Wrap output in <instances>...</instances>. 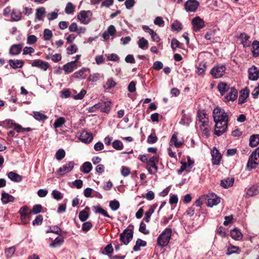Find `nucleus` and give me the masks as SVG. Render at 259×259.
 Returning <instances> with one entry per match:
<instances>
[{"label": "nucleus", "instance_id": "nucleus-1", "mask_svg": "<svg viewBox=\"0 0 259 259\" xmlns=\"http://www.w3.org/2000/svg\"><path fill=\"white\" fill-rule=\"evenodd\" d=\"M213 119L215 123L214 134L218 136H220L227 130L229 121L228 116L225 111L224 114L215 116Z\"/></svg>", "mask_w": 259, "mask_h": 259}, {"label": "nucleus", "instance_id": "nucleus-2", "mask_svg": "<svg viewBox=\"0 0 259 259\" xmlns=\"http://www.w3.org/2000/svg\"><path fill=\"white\" fill-rule=\"evenodd\" d=\"M171 236V230L170 228H166L158 237L157 245L161 248L166 246L170 239Z\"/></svg>", "mask_w": 259, "mask_h": 259}, {"label": "nucleus", "instance_id": "nucleus-3", "mask_svg": "<svg viewBox=\"0 0 259 259\" xmlns=\"http://www.w3.org/2000/svg\"><path fill=\"white\" fill-rule=\"evenodd\" d=\"M134 226L130 225L120 234V241L124 244L127 245L133 238Z\"/></svg>", "mask_w": 259, "mask_h": 259}, {"label": "nucleus", "instance_id": "nucleus-4", "mask_svg": "<svg viewBox=\"0 0 259 259\" xmlns=\"http://www.w3.org/2000/svg\"><path fill=\"white\" fill-rule=\"evenodd\" d=\"M226 69L225 65L216 66L211 69L210 73L215 78H220L224 75Z\"/></svg>", "mask_w": 259, "mask_h": 259}, {"label": "nucleus", "instance_id": "nucleus-5", "mask_svg": "<svg viewBox=\"0 0 259 259\" xmlns=\"http://www.w3.org/2000/svg\"><path fill=\"white\" fill-rule=\"evenodd\" d=\"M31 66L37 67L44 71H47V70L50 67V64L44 61H42L40 59L34 60L31 64Z\"/></svg>", "mask_w": 259, "mask_h": 259}, {"label": "nucleus", "instance_id": "nucleus-6", "mask_svg": "<svg viewBox=\"0 0 259 259\" xmlns=\"http://www.w3.org/2000/svg\"><path fill=\"white\" fill-rule=\"evenodd\" d=\"M192 23L193 30L197 32L204 27V21L199 17H196L192 19Z\"/></svg>", "mask_w": 259, "mask_h": 259}, {"label": "nucleus", "instance_id": "nucleus-7", "mask_svg": "<svg viewBox=\"0 0 259 259\" xmlns=\"http://www.w3.org/2000/svg\"><path fill=\"white\" fill-rule=\"evenodd\" d=\"M199 6L196 0H188L185 4V8L187 11L195 12Z\"/></svg>", "mask_w": 259, "mask_h": 259}, {"label": "nucleus", "instance_id": "nucleus-8", "mask_svg": "<svg viewBox=\"0 0 259 259\" xmlns=\"http://www.w3.org/2000/svg\"><path fill=\"white\" fill-rule=\"evenodd\" d=\"M211 156L212 164L219 165L220 163L222 156L221 153L215 147H213L211 150Z\"/></svg>", "mask_w": 259, "mask_h": 259}, {"label": "nucleus", "instance_id": "nucleus-9", "mask_svg": "<svg viewBox=\"0 0 259 259\" xmlns=\"http://www.w3.org/2000/svg\"><path fill=\"white\" fill-rule=\"evenodd\" d=\"M74 166V162L73 161H70L68 163H66L63 166L60 167L57 170V173L60 175H64L69 172L72 170Z\"/></svg>", "mask_w": 259, "mask_h": 259}, {"label": "nucleus", "instance_id": "nucleus-10", "mask_svg": "<svg viewBox=\"0 0 259 259\" xmlns=\"http://www.w3.org/2000/svg\"><path fill=\"white\" fill-rule=\"evenodd\" d=\"M248 78L251 80H256L259 78V70L255 66H252L248 69Z\"/></svg>", "mask_w": 259, "mask_h": 259}, {"label": "nucleus", "instance_id": "nucleus-11", "mask_svg": "<svg viewBox=\"0 0 259 259\" xmlns=\"http://www.w3.org/2000/svg\"><path fill=\"white\" fill-rule=\"evenodd\" d=\"M99 109L101 112L108 113L111 109L112 103L110 101L98 103Z\"/></svg>", "mask_w": 259, "mask_h": 259}, {"label": "nucleus", "instance_id": "nucleus-12", "mask_svg": "<svg viewBox=\"0 0 259 259\" xmlns=\"http://www.w3.org/2000/svg\"><path fill=\"white\" fill-rule=\"evenodd\" d=\"M227 92L228 94L225 97L227 101H233L236 99L238 95V91L235 88H231L230 90Z\"/></svg>", "mask_w": 259, "mask_h": 259}, {"label": "nucleus", "instance_id": "nucleus-13", "mask_svg": "<svg viewBox=\"0 0 259 259\" xmlns=\"http://www.w3.org/2000/svg\"><path fill=\"white\" fill-rule=\"evenodd\" d=\"M23 47V44L13 45L9 50V54L13 56H16L19 55L20 54Z\"/></svg>", "mask_w": 259, "mask_h": 259}, {"label": "nucleus", "instance_id": "nucleus-14", "mask_svg": "<svg viewBox=\"0 0 259 259\" xmlns=\"http://www.w3.org/2000/svg\"><path fill=\"white\" fill-rule=\"evenodd\" d=\"M90 11H81L79 14L77 16V18L83 24H87L90 21V19L88 18V14H91Z\"/></svg>", "mask_w": 259, "mask_h": 259}, {"label": "nucleus", "instance_id": "nucleus-15", "mask_svg": "<svg viewBox=\"0 0 259 259\" xmlns=\"http://www.w3.org/2000/svg\"><path fill=\"white\" fill-rule=\"evenodd\" d=\"M93 137L91 133L85 131H82L80 135V140L85 143H89L93 140Z\"/></svg>", "mask_w": 259, "mask_h": 259}, {"label": "nucleus", "instance_id": "nucleus-16", "mask_svg": "<svg viewBox=\"0 0 259 259\" xmlns=\"http://www.w3.org/2000/svg\"><path fill=\"white\" fill-rule=\"evenodd\" d=\"M255 152H253L250 155L248 162L247 163V169L248 170H250L252 169H254L256 167L257 165L259 163V161L257 162L253 159V156L255 155Z\"/></svg>", "mask_w": 259, "mask_h": 259}, {"label": "nucleus", "instance_id": "nucleus-17", "mask_svg": "<svg viewBox=\"0 0 259 259\" xmlns=\"http://www.w3.org/2000/svg\"><path fill=\"white\" fill-rule=\"evenodd\" d=\"M249 94V90L247 88L240 91V95L238 99V104H242L246 101Z\"/></svg>", "mask_w": 259, "mask_h": 259}, {"label": "nucleus", "instance_id": "nucleus-18", "mask_svg": "<svg viewBox=\"0 0 259 259\" xmlns=\"http://www.w3.org/2000/svg\"><path fill=\"white\" fill-rule=\"evenodd\" d=\"M9 64L11 68L14 69L21 68L24 64V62L22 60H9Z\"/></svg>", "mask_w": 259, "mask_h": 259}, {"label": "nucleus", "instance_id": "nucleus-19", "mask_svg": "<svg viewBox=\"0 0 259 259\" xmlns=\"http://www.w3.org/2000/svg\"><path fill=\"white\" fill-rule=\"evenodd\" d=\"M29 208L27 206H23L20 208L19 212L22 221L26 220L27 218L30 217L31 211V210L29 211Z\"/></svg>", "mask_w": 259, "mask_h": 259}, {"label": "nucleus", "instance_id": "nucleus-20", "mask_svg": "<svg viewBox=\"0 0 259 259\" xmlns=\"http://www.w3.org/2000/svg\"><path fill=\"white\" fill-rule=\"evenodd\" d=\"M156 164L157 163L153 162L152 161H148L147 163L146 168L150 174L154 175L156 174L158 170V167Z\"/></svg>", "mask_w": 259, "mask_h": 259}, {"label": "nucleus", "instance_id": "nucleus-21", "mask_svg": "<svg viewBox=\"0 0 259 259\" xmlns=\"http://www.w3.org/2000/svg\"><path fill=\"white\" fill-rule=\"evenodd\" d=\"M234 183V178H227L221 181L220 186L225 189H227L232 187Z\"/></svg>", "mask_w": 259, "mask_h": 259}, {"label": "nucleus", "instance_id": "nucleus-22", "mask_svg": "<svg viewBox=\"0 0 259 259\" xmlns=\"http://www.w3.org/2000/svg\"><path fill=\"white\" fill-rule=\"evenodd\" d=\"M76 68L77 65L76 64V61H71L63 66V69L66 74L72 72Z\"/></svg>", "mask_w": 259, "mask_h": 259}, {"label": "nucleus", "instance_id": "nucleus-23", "mask_svg": "<svg viewBox=\"0 0 259 259\" xmlns=\"http://www.w3.org/2000/svg\"><path fill=\"white\" fill-rule=\"evenodd\" d=\"M32 113L34 118L39 122H44L48 118L47 115L42 114L39 111H33Z\"/></svg>", "mask_w": 259, "mask_h": 259}, {"label": "nucleus", "instance_id": "nucleus-24", "mask_svg": "<svg viewBox=\"0 0 259 259\" xmlns=\"http://www.w3.org/2000/svg\"><path fill=\"white\" fill-rule=\"evenodd\" d=\"M218 89L222 96H224L225 93L228 92L230 88L226 82H221L218 84Z\"/></svg>", "mask_w": 259, "mask_h": 259}, {"label": "nucleus", "instance_id": "nucleus-25", "mask_svg": "<svg viewBox=\"0 0 259 259\" xmlns=\"http://www.w3.org/2000/svg\"><path fill=\"white\" fill-rule=\"evenodd\" d=\"M1 200L4 204H7L9 202H13L15 200V197L5 192H3L2 193Z\"/></svg>", "mask_w": 259, "mask_h": 259}, {"label": "nucleus", "instance_id": "nucleus-26", "mask_svg": "<svg viewBox=\"0 0 259 259\" xmlns=\"http://www.w3.org/2000/svg\"><path fill=\"white\" fill-rule=\"evenodd\" d=\"M93 209L95 213H101L106 217L112 219V217L109 215L107 211L104 209L100 205L93 206Z\"/></svg>", "mask_w": 259, "mask_h": 259}, {"label": "nucleus", "instance_id": "nucleus-27", "mask_svg": "<svg viewBox=\"0 0 259 259\" xmlns=\"http://www.w3.org/2000/svg\"><path fill=\"white\" fill-rule=\"evenodd\" d=\"M178 133H175L170 139L169 143L170 145H174L176 148H179L182 146L183 142L180 141L178 142Z\"/></svg>", "mask_w": 259, "mask_h": 259}, {"label": "nucleus", "instance_id": "nucleus-28", "mask_svg": "<svg viewBox=\"0 0 259 259\" xmlns=\"http://www.w3.org/2000/svg\"><path fill=\"white\" fill-rule=\"evenodd\" d=\"M89 70V68H82L78 71L74 73L72 77L77 79H84L85 78V75H84V72Z\"/></svg>", "mask_w": 259, "mask_h": 259}, {"label": "nucleus", "instance_id": "nucleus-29", "mask_svg": "<svg viewBox=\"0 0 259 259\" xmlns=\"http://www.w3.org/2000/svg\"><path fill=\"white\" fill-rule=\"evenodd\" d=\"M259 144V134L252 135L250 137L249 145L251 147H255Z\"/></svg>", "mask_w": 259, "mask_h": 259}, {"label": "nucleus", "instance_id": "nucleus-30", "mask_svg": "<svg viewBox=\"0 0 259 259\" xmlns=\"http://www.w3.org/2000/svg\"><path fill=\"white\" fill-rule=\"evenodd\" d=\"M8 178L15 182H20L22 180V177L19 174L13 171H10L8 174Z\"/></svg>", "mask_w": 259, "mask_h": 259}, {"label": "nucleus", "instance_id": "nucleus-31", "mask_svg": "<svg viewBox=\"0 0 259 259\" xmlns=\"http://www.w3.org/2000/svg\"><path fill=\"white\" fill-rule=\"evenodd\" d=\"M231 237L236 240H239L242 239V234L240 231L236 228H234L230 232Z\"/></svg>", "mask_w": 259, "mask_h": 259}, {"label": "nucleus", "instance_id": "nucleus-32", "mask_svg": "<svg viewBox=\"0 0 259 259\" xmlns=\"http://www.w3.org/2000/svg\"><path fill=\"white\" fill-rule=\"evenodd\" d=\"M147 245L145 241L138 238L136 241V245L133 247V250L135 251H139L141 247H145Z\"/></svg>", "mask_w": 259, "mask_h": 259}, {"label": "nucleus", "instance_id": "nucleus-33", "mask_svg": "<svg viewBox=\"0 0 259 259\" xmlns=\"http://www.w3.org/2000/svg\"><path fill=\"white\" fill-rule=\"evenodd\" d=\"M92 167V165L91 162H85L80 168V170L84 174H88L91 171Z\"/></svg>", "mask_w": 259, "mask_h": 259}, {"label": "nucleus", "instance_id": "nucleus-34", "mask_svg": "<svg viewBox=\"0 0 259 259\" xmlns=\"http://www.w3.org/2000/svg\"><path fill=\"white\" fill-rule=\"evenodd\" d=\"M86 209L89 210V207L86 206L84 210H81L79 213V219L81 222L85 221L89 217V213L85 211Z\"/></svg>", "mask_w": 259, "mask_h": 259}, {"label": "nucleus", "instance_id": "nucleus-35", "mask_svg": "<svg viewBox=\"0 0 259 259\" xmlns=\"http://www.w3.org/2000/svg\"><path fill=\"white\" fill-rule=\"evenodd\" d=\"M252 54L254 57L259 56V42L257 40H254L252 42Z\"/></svg>", "mask_w": 259, "mask_h": 259}, {"label": "nucleus", "instance_id": "nucleus-36", "mask_svg": "<svg viewBox=\"0 0 259 259\" xmlns=\"http://www.w3.org/2000/svg\"><path fill=\"white\" fill-rule=\"evenodd\" d=\"M21 12L17 10H13L11 13V18L13 21H18L21 18Z\"/></svg>", "mask_w": 259, "mask_h": 259}, {"label": "nucleus", "instance_id": "nucleus-37", "mask_svg": "<svg viewBox=\"0 0 259 259\" xmlns=\"http://www.w3.org/2000/svg\"><path fill=\"white\" fill-rule=\"evenodd\" d=\"M206 67L207 65L205 63H200L197 67L196 73L199 75H203L206 70Z\"/></svg>", "mask_w": 259, "mask_h": 259}, {"label": "nucleus", "instance_id": "nucleus-38", "mask_svg": "<svg viewBox=\"0 0 259 259\" xmlns=\"http://www.w3.org/2000/svg\"><path fill=\"white\" fill-rule=\"evenodd\" d=\"M183 44L181 43L176 38H173L171 41V47L174 51H176L177 48L183 49Z\"/></svg>", "mask_w": 259, "mask_h": 259}, {"label": "nucleus", "instance_id": "nucleus-39", "mask_svg": "<svg viewBox=\"0 0 259 259\" xmlns=\"http://www.w3.org/2000/svg\"><path fill=\"white\" fill-rule=\"evenodd\" d=\"M66 122L65 118L63 117H60L57 118L54 122L53 125L54 128H57L61 127Z\"/></svg>", "mask_w": 259, "mask_h": 259}, {"label": "nucleus", "instance_id": "nucleus-40", "mask_svg": "<svg viewBox=\"0 0 259 259\" xmlns=\"http://www.w3.org/2000/svg\"><path fill=\"white\" fill-rule=\"evenodd\" d=\"M138 44L139 47L143 50L147 49L148 48V41L144 37L139 40Z\"/></svg>", "mask_w": 259, "mask_h": 259}, {"label": "nucleus", "instance_id": "nucleus-41", "mask_svg": "<svg viewBox=\"0 0 259 259\" xmlns=\"http://www.w3.org/2000/svg\"><path fill=\"white\" fill-rule=\"evenodd\" d=\"M220 202V199L219 197L209 198L207 200V205L209 207H212L218 204Z\"/></svg>", "mask_w": 259, "mask_h": 259}, {"label": "nucleus", "instance_id": "nucleus-42", "mask_svg": "<svg viewBox=\"0 0 259 259\" xmlns=\"http://www.w3.org/2000/svg\"><path fill=\"white\" fill-rule=\"evenodd\" d=\"M46 12L45 8L44 7H40L36 10V18L39 20L42 19L43 16L45 15Z\"/></svg>", "mask_w": 259, "mask_h": 259}, {"label": "nucleus", "instance_id": "nucleus-43", "mask_svg": "<svg viewBox=\"0 0 259 259\" xmlns=\"http://www.w3.org/2000/svg\"><path fill=\"white\" fill-rule=\"evenodd\" d=\"M109 206L112 210L116 211L119 208L120 203L116 200H112L109 202Z\"/></svg>", "mask_w": 259, "mask_h": 259}, {"label": "nucleus", "instance_id": "nucleus-44", "mask_svg": "<svg viewBox=\"0 0 259 259\" xmlns=\"http://www.w3.org/2000/svg\"><path fill=\"white\" fill-rule=\"evenodd\" d=\"M74 9L75 7L71 3L69 2L66 5L65 12L66 14H70L73 13Z\"/></svg>", "mask_w": 259, "mask_h": 259}, {"label": "nucleus", "instance_id": "nucleus-45", "mask_svg": "<svg viewBox=\"0 0 259 259\" xmlns=\"http://www.w3.org/2000/svg\"><path fill=\"white\" fill-rule=\"evenodd\" d=\"M112 146L115 149L117 150H122L123 147L122 143L118 140L114 141L112 143Z\"/></svg>", "mask_w": 259, "mask_h": 259}, {"label": "nucleus", "instance_id": "nucleus-46", "mask_svg": "<svg viewBox=\"0 0 259 259\" xmlns=\"http://www.w3.org/2000/svg\"><path fill=\"white\" fill-rule=\"evenodd\" d=\"M158 138L154 132L150 135H149L147 139V143L149 144H154L157 141Z\"/></svg>", "mask_w": 259, "mask_h": 259}, {"label": "nucleus", "instance_id": "nucleus-47", "mask_svg": "<svg viewBox=\"0 0 259 259\" xmlns=\"http://www.w3.org/2000/svg\"><path fill=\"white\" fill-rule=\"evenodd\" d=\"M53 36L52 32L49 29H45L44 31V38L45 40H49Z\"/></svg>", "mask_w": 259, "mask_h": 259}, {"label": "nucleus", "instance_id": "nucleus-48", "mask_svg": "<svg viewBox=\"0 0 259 259\" xmlns=\"http://www.w3.org/2000/svg\"><path fill=\"white\" fill-rule=\"evenodd\" d=\"M116 84V83L114 81L113 78H109L107 80V82H106L104 87L106 88V89H110L115 87Z\"/></svg>", "mask_w": 259, "mask_h": 259}, {"label": "nucleus", "instance_id": "nucleus-49", "mask_svg": "<svg viewBox=\"0 0 259 259\" xmlns=\"http://www.w3.org/2000/svg\"><path fill=\"white\" fill-rule=\"evenodd\" d=\"M65 156L64 150L60 149L56 153V158L58 160H62Z\"/></svg>", "mask_w": 259, "mask_h": 259}, {"label": "nucleus", "instance_id": "nucleus-50", "mask_svg": "<svg viewBox=\"0 0 259 259\" xmlns=\"http://www.w3.org/2000/svg\"><path fill=\"white\" fill-rule=\"evenodd\" d=\"M139 230L145 235H147L149 233V231L146 229V225L143 222L140 223Z\"/></svg>", "mask_w": 259, "mask_h": 259}, {"label": "nucleus", "instance_id": "nucleus-51", "mask_svg": "<svg viewBox=\"0 0 259 259\" xmlns=\"http://www.w3.org/2000/svg\"><path fill=\"white\" fill-rule=\"evenodd\" d=\"M15 248L14 246L6 249L5 253L6 256L8 257H11L15 253Z\"/></svg>", "mask_w": 259, "mask_h": 259}, {"label": "nucleus", "instance_id": "nucleus-52", "mask_svg": "<svg viewBox=\"0 0 259 259\" xmlns=\"http://www.w3.org/2000/svg\"><path fill=\"white\" fill-rule=\"evenodd\" d=\"M52 194L53 195V198L57 200L62 199L63 197V195L61 194V193L56 190H53Z\"/></svg>", "mask_w": 259, "mask_h": 259}, {"label": "nucleus", "instance_id": "nucleus-53", "mask_svg": "<svg viewBox=\"0 0 259 259\" xmlns=\"http://www.w3.org/2000/svg\"><path fill=\"white\" fill-rule=\"evenodd\" d=\"M154 212L153 209H149L146 212L143 220L146 223H149L152 214Z\"/></svg>", "mask_w": 259, "mask_h": 259}, {"label": "nucleus", "instance_id": "nucleus-54", "mask_svg": "<svg viewBox=\"0 0 259 259\" xmlns=\"http://www.w3.org/2000/svg\"><path fill=\"white\" fill-rule=\"evenodd\" d=\"M42 206L40 204H35L33 206L31 211L36 214L40 212L42 210Z\"/></svg>", "mask_w": 259, "mask_h": 259}, {"label": "nucleus", "instance_id": "nucleus-55", "mask_svg": "<svg viewBox=\"0 0 259 259\" xmlns=\"http://www.w3.org/2000/svg\"><path fill=\"white\" fill-rule=\"evenodd\" d=\"M93 225L90 222L84 223L82 226V230L84 232H88L92 227Z\"/></svg>", "mask_w": 259, "mask_h": 259}, {"label": "nucleus", "instance_id": "nucleus-56", "mask_svg": "<svg viewBox=\"0 0 259 259\" xmlns=\"http://www.w3.org/2000/svg\"><path fill=\"white\" fill-rule=\"evenodd\" d=\"M43 220V217L42 215H37L35 220L32 222L33 226L40 225L41 224Z\"/></svg>", "mask_w": 259, "mask_h": 259}, {"label": "nucleus", "instance_id": "nucleus-57", "mask_svg": "<svg viewBox=\"0 0 259 259\" xmlns=\"http://www.w3.org/2000/svg\"><path fill=\"white\" fill-rule=\"evenodd\" d=\"M37 41V37L34 35H30L27 37V43L29 45H33Z\"/></svg>", "mask_w": 259, "mask_h": 259}, {"label": "nucleus", "instance_id": "nucleus-58", "mask_svg": "<svg viewBox=\"0 0 259 259\" xmlns=\"http://www.w3.org/2000/svg\"><path fill=\"white\" fill-rule=\"evenodd\" d=\"M64 242L63 238L57 237L53 242L50 244V246L52 247H55L56 245L59 243H62Z\"/></svg>", "mask_w": 259, "mask_h": 259}, {"label": "nucleus", "instance_id": "nucleus-59", "mask_svg": "<svg viewBox=\"0 0 259 259\" xmlns=\"http://www.w3.org/2000/svg\"><path fill=\"white\" fill-rule=\"evenodd\" d=\"M239 249V247L235 246H231L228 248L227 254L230 255L232 253L237 252V251Z\"/></svg>", "mask_w": 259, "mask_h": 259}, {"label": "nucleus", "instance_id": "nucleus-60", "mask_svg": "<svg viewBox=\"0 0 259 259\" xmlns=\"http://www.w3.org/2000/svg\"><path fill=\"white\" fill-rule=\"evenodd\" d=\"M67 50L68 51V54H72L77 52V48L76 47V45L73 44V45H72L68 47L67 48Z\"/></svg>", "mask_w": 259, "mask_h": 259}, {"label": "nucleus", "instance_id": "nucleus-61", "mask_svg": "<svg viewBox=\"0 0 259 259\" xmlns=\"http://www.w3.org/2000/svg\"><path fill=\"white\" fill-rule=\"evenodd\" d=\"M225 110L221 108L217 107L213 109V117L215 116L219 115L221 114H224Z\"/></svg>", "mask_w": 259, "mask_h": 259}, {"label": "nucleus", "instance_id": "nucleus-62", "mask_svg": "<svg viewBox=\"0 0 259 259\" xmlns=\"http://www.w3.org/2000/svg\"><path fill=\"white\" fill-rule=\"evenodd\" d=\"M190 121V118L187 115H184L181 118L180 123L184 125H188Z\"/></svg>", "mask_w": 259, "mask_h": 259}, {"label": "nucleus", "instance_id": "nucleus-63", "mask_svg": "<svg viewBox=\"0 0 259 259\" xmlns=\"http://www.w3.org/2000/svg\"><path fill=\"white\" fill-rule=\"evenodd\" d=\"M58 11H59L58 10L56 9V11L55 12L48 14V19L50 21H51V20H54V19H56L58 15Z\"/></svg>", "mask_w": 259, "mask_h": 259}, {"label": "nucleus", "instance_id": "nucleus-64", "mask_svg": "<svg viewBox=\"0 0 259 259\" xmlns=\"http://www.w3.org/2000/svg\"><path fill=\"white\" fill-rule=\"evenodd\" d=\"M86 93V91L82 89L79 93L74 96V99L75 100H81L83 99Z\"/></svg>", "mask_w": 259, "mask_h": 259}]
</instances>
